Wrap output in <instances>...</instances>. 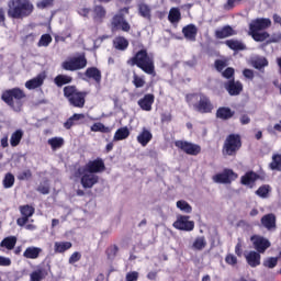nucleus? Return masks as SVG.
Here are the masks:
<instances>
[{"label":"nucleus","instance_id":"1","mask_svg":"<svg viewBox=\"0 0 281 281\" xmlns=\"http://www.w3.org/2000/svg\"><path fill=\"white\" fill-rule=\"evenodd\" d=\"M127 65L130 67H138L144 74H147V76H151V78H155L157 76V71L155 70V58L148 54V50L146 48H143L136 54L127 59Z\"/></svg>","mask_w":281,"mask_h":281},{"label":"nucleus","instance_id":"2","mask_svg":"<svg viewBox=\"0 0 281 281\" xmlns=\"http://www.w3.org/2000/svg\"><path fill=\"white\" fill-rule=\"evenodd\" d=\"M27 98V94L25 91L19 87L4 90L1 94V100L10 106L13 111L16 113L21 112L23 110V104H25V99Z\"/></svg>","mask_w":281,"mask_h":281},{"label":"nucleus","instance_id":"3","mask_svg":"<svg viewBox=\"0 0 281 281\" xmlns=\"http://www.w3.org/2000/svg\"><path fill=\"white\" fill-rule=\"evenodd\" d=\"M271 27V19L269 18H257L251 20L249 24L248 35L255 40L256 43H265L269 36V32L265 30H269ZM263 31V32H262Z\"/></svg>","mask_w":281,"mask_h":281},{"label":"nucleus","instance_id":"4","mask_svg":"<svg viewBox=\"0 0 281 281\" xmlns=\"http://www.w3.org/2000/svg\"><path fill=\"white\" fill-rule=\"evenodd\" d=\"M34 12L30 0H9L7 14L9 19H27Z\"/></svg>","mask_w":281,"mask_h":281},{"label":"nucleus","instance_id":"5","mask_svg":"<svg viewBox=\"0 0 281 281\" xmlns=\"http://www.w3.org/2000/svg\"><path fill=\"white\" fill-rule=\"evenodd\" d=\"M63 93L70 106H74L75 109H85L89 92L80 91L76 86H66L63 89Z\"/></svg>","mask_w":281,"mask_h":281},{"label":"nucleus","instance_id":"6","mask_svg":"<svg viewBox=\"0 0 281 281\" xmlns=\"http://www.w3.org/2000/svg\"><path fill=\"white\" fill-rule=\"evenodd\" d=\"M196 99L198 102L193 104V109L198 111V113L206 114L212 113L214 111V104L207 94L200 92V93H189L186 95L187 104H192V101Z\"/></svg>","mask_w":281,"mask_h":281},{"label":"nucleus","instance_id":"7","mask_svg":"<svg viewBox=\"0 0 281 281\" xmlns=\"http://www.w3.org/2000/svg\"><path fill=\"white\" fill-rule=\"evenodd\" d=\"M240 148H243V138L240 137V134H229L224 140L222 154L224 157H236Z\"/></svg>","mask_w":281,"mask_h":281},{"label":"nucleus","instance_id":"8","mask_svg":"<svg viewBox=\"0 0 281 281\" xmlns=\"http://www.w3.org/2000/svg\"><path fill=\"white\" fill-rule=\"evenodd\" d=\"M128 10L127 7H124L112 16L110 22L111 32H131V24L126 20V15H124V13L128 14Z\"/></svg>","mask_w":281,"mask_h":281},{"label":"nucleus","instance_id":"9","mask_svg":"<svg viewBox=\"0 0 281 281\" xmlns=\"http://www.w3.org/2000/svg\"><path fill=\"white\" fill-rule=\"evenodd\" d=\"M87 67V56L82 53L79 56L70 57L61 63L64 71H80Z\"/></svg>","mask_w":281,"mask_h":281},{"label":"nucleus","instance_id":"10","mask_svg":"<svg viewBox=\"0 0 281 281\" xmlns=\"http://www.w3.org/2000/svg\"><path fill=\"white\" fill-rule=\"evenodd\" d=\"M212 179L214 183L229 184L232 181H236V179H238V173L233 169L225 168L222 172L214 175Z\"/></svg>","mask_w":281,"mask_h":281},{"label":"nucleus","instance_id":"11","mask_svg":"<svg viewBox=\"0 0 281 281\" xmlns=\"http://www.w3.org/2000/svg\"><path fill=\"white\" fill-rule=\"evenodd\" d=\"M175 146L176 148L182 150V153H186V155H191L193 157H196V155H201V147L198 144L187 140H176Z\"/></svg>","mask_w":281,"mask_h":281},{"label":"nucleus","instance_id":"12","mask_svg":"<svg viewBox=\"0 0 281 281\" xmlns=\"http://www.w3.org/2000/svg\"><path fill=\"white\" fill-rule=\"evenodd\" d=\"M105 170L106 166L104 165V160L102 158H97L94 160H89L88 164L83 167L82 172L98 175L100 172H104Z\"/></svg>","mask_w":281,"mask_h":281},{"label":"nucleus","instance_id":"13","mask_svg":"<svg viewBox=\"0 0 281 281\" xmlns=\"http://www.w3.org/2000/svg\"><path fill=\"white\" fill-rule=\"evenodd\" d=\"M173 227L180 232H192L194 229V221H190L188 215H178L177 221L173 222Z\"/></svg>","mask_w":281,"mask_h":281},{"label":"nucleus","instance_id":"14","mask_svg":"<svg viewBox=\"0 0 281 281\" xmlns=\"http://www.w3.org/2000/svg\"><path fill=\"white\" fill-rule=\"evenodd\" d=\"M34 212H36V209H34V206H32L30 204L20 206V213H21L22 217H19L16 220V225H19V227H25V225H27L30 218H32V216H34Z\"/></svg>","mask_w":281,"mask_h":281},{"label":"nucleus","instance_id":"15","mask_svg":"<svg viewBox=\"0 0 281 281\" xmlns=\"http://www.w3.org/2000/svg\"><path fill=\"white\" fill-rule=\"evenodd\" d=\"M250 241L258 254H265L271 247V241L260 235H252Z\"/></svg>","mask_w":281,"mask_h":281},{"label":"nucleus","instance_id":"16","mask_svg":"<svg viewBox=\"0 0 281 281\" xmlns=\"http://www.w3.org/2000/svg\"><path fill=\"white\" fill-rule=\"evenodd\" d=\"M77 172L81 176L80 183L85 190H91L100 181V177L95 173L87 172L82 175V169H78Z\"/></svg>","mask_w":281,"mask_h":281},{"label":"nucleus","instance_id":"17","mask_svg":"<svg viewBox=\"0 0 281 281\" xmlns=\"http://www.w3.org/2000/svg\"><path fill=\"white\" fill-rule=\"evenodd\" d=\"M224 88L231 95H240L243 93V82L236 81L234 78L226 81Z\"/></svg>","mask_w":281,"mask_h":281},{"label":"nucleus","instance_id":"18","mask_svg":"<svg viewBox=\"0 0 281 281\" xmlns=\"http://www.w3.org/2000/svg\"><path fill=\"white\" fill-rule=\"evenodd\" d=\"M49 271H52V266L47 265V267H38L36 270L30 273V281H43L45 278L49 276Z\"/></svg>","mask_w":281,"mask_h":281},{"label":"nucleus","instance_id":"19","mask_svg":"<svg viewBox=\"0 0 281 281\" xmlns=\"http://www.w3.org/2000/svg\"><path fill=\"white\" fill-rule=\"evenodd\" d=\"M137 104L142 111H153V104H155V94H145L137 101Z\"/></svg>","mask_w":281,"mask_h":281},{"label":"nucleus","instance_id":"20","mask_svg":"<svg viewBox=\"0 0 281 281\" xmlns=\"http://www.w3.org/2000/svg\"><path fill=\"white\" fill-rule=\"evenodd\" d=\"M260 179V175L256 173V171H248L240 178L241 186H247L248 188H254L256 181Z\"/></svg>","mask_w":281,"mask_h":281},{"label":"nucleus","instance_id":"21","mask_svg":"<svg viewBox=\"0 0 281 281\" xmlns=\"http://www.w3.org/2000/svg\"><path fill=\"white\" fill-rule=\"evenodd\" d=\"M261 225L268 229V232H276L277 225H276V214L268 213L261 217Z\"/></svg>","mask_w":281,"mask_h":281},{"label":"nucleus","instance_id":"22","mask_svg":"<svg viewBox=\"0 0 281 281\" xmlns=\"http://www.w3.org/2000/svg\"><path fill=\"white\" fill-rule=\"evenodd\" d=\"M182 34L187 41L194 43L196 41V34H199V29L194 24H189L182 29Z\"/></svg>","mask_w":281,"mask_h":281},{"label":"nucleus","instance_id":"23","mask_svg":"<svg viewBox=\"0 0 281 281\" xmlns=\"http://www.w3.org/2000/svg\"><path fill=\"white\" fill-rule=\"evenodd\" d=\"M86 78L89 80H94L97 85H101L102 82V71L98 69V67H89L85 71Z\"/></svg>","mask_w":281,"mask_h":281},{"label":"nucleus","instance_id":"24","mask_svg":"<svg viewBox=\"0 0 281 281\" xmlns=\"http://www.w3.org/2000/svg\"><path fill=\"white\" fill-rule=\"evenodd\" d=\"M136 139L140 146L146 147L153 140V133L150 130L143 127Z\"/></svg>","mask_w":281,"mask_h":281},{"label":"nucleus","instance_id":"25","mask_svg":"<svg viewBox=\"0 0 281 281\" xmlns=\"http://www.w3.org/2000/svg\"><path fill=\"white\" fill-rule=\"evenodd\" d=\"M92 19L98 23H102L106 19V9L102 4H95L92 9Z\"/></svg>","mask_w":281,"mask_h":281},{"label":"nucleus","instance_id":"26","mask_svg":"<svg viewBox=\"0 0 281 281\" xmlns=\"http://www.w3.org/2000/svg\"><path fill=\"white\" fill-rule=\"evenodd\" d=\"M215 115H216L217 120L227 121V120H232V117H234V115H236V112L233 111L228 106H220L216 110V114Z\"/></svg>","mask_w":281,"mask_h":281},{"label":"nucleus","instance_id":"27","mask_svg":"<svg viewBox=\"0 0 281 281\" xmlns=\"http://www.w3.org/2000/svg\"><path fill=\"white\" fill-rule=\"evenodd\" d=\"M245 258L249 267H252V268L260 267V259H261L260 252L256 250H251L245 256Z\"/></svg>","mask_w":281,"mask_h":281},{"label":"nucleus","instance_id":"28","mask_svg":"<svg viewBox=\"0 0 281 281\" xmlns=\"http://www.w3.org/2000/svg\"><path fill=\"white\" fill-rule=\"evenodd\" d=\"M229 36H236V31L231 25H225L215 31V38L223 40L229 38Z\"/></svg>","mask_w":281,"mask_h":281},{"label":"nucleus","instance_id":"29","mask_svg":"<svg viewBox=\"0 0 281 281\" xmlns=\"http://www.w3.org/2000/svg\"><path fill=\"white\" fill-rule=\"evenodd\" d=\"M45 82V77L43 75H37L33 79H30L25 82V87L32 91L34 89H38V87H43V83Z\"/></svg>","mask_w":281,"mask_h":281},{"label":"nucleus","instance_id":"30","mask_svg":"<svg viewBox=\"0 0 281 281\" xmlns=\"http://www.w3.org/2000/svg\"><path fill=\"white\" fill-rule=\"evenodd\" d=\"M225 45H227L233 52H245V49H247V45L239 40H226Z\"/></svg>","mask_w":281,"mask_h":281},{"label":"nucleus","instance_id":"31","mask_svg":"<svg viewBox=\"0 0 281 281\" xmlns=\"http://www.w3.org/2000/svg\"><path fill=\"white\" fill-rule=\"evenodd\" d=\"M80 120H85V114L75 113L72 116H70L65 123L64 128L67 131L71 130L72 126H78L80 124Z\"/></svg>","mask_w":281,"mask_h":281},{"label":"nucleus","instance_id":"32","mask_svg":"<svg viewBox=\"0 0 281 281\" xmlns=\"http://www.w3.org/2000/svg\"><path fill=\"white\" fill-rule=\"evenodd\" d=\"M42 252H43L42 248L30 246L23 252V257L27 258L29 260H36V258H38V256H41Z\"/></svg>","mask_w":281,"mask_h":281},{"label":"nucleus","instance_id":"33","mask_svg":"<svg viewBox=\"0 0 281 281\" xmlns=\"http://www.w3.org/2000/svg\"><path fill=\"white\" fill-rule=\"evenodd\" d=\"M131 136V130L127 126L121 127L116 130L113 136V142H122L124 139H128Z\"/></svg>","mask_w":281,"mask_h":281},{"label":"nucleus","instance_id":"34","mask_svg":"<svg viewBox=\"0 0 281 281\" xmlns=\"http://www.w3.org/2000/svg\"><path fill=\"white\" fill-rule=\"evenodd\" d=\"M71 82H74V77L69 75H57L54 78V85L58 88L65 87V85H71Z\"/></svg>","mask_w":281,"mask_h":281},{"label":"nucleus","instance_id":"35","mask_svg":"<svg viewBox=\"0 0 281 281\" xmlns=\"http://www.w3.org/2000/svg\"><path fill=\"white\" fill-rule=\"evenodd\" d=\"M251 65L255 69L262 71L265 67H269V60L267 59V57L258 56L251 60Z\"/></svg>","mask_w":281,"mask_h":281},{"label":"nucleus","instance_id":"36","mask_svg":"<svg viewBox=\"0 0 281 281\" xmlns=\"http://www.w3.org/2000/svg\"><path fill=\"white\" fill-rule=\"evenodd\" d=\"M74 247L71 241H56L54 245L55 254H65V251H69Z\"/></svg>","mask_w":281,"mask_h":281},{"label":"nucleus","instance_id":"37","mask_svg":"<svg viewBox=\"0 0 281 281\" xmlns=\"http://www.w3.org/2000/svg\"><path fill=\"white\" fill-rule=\"evenodd\" d=\"M132 85L135 87V89H142L146 87V76L133 72Z\"/></svg>","mask_w":281,"mask_h":281},{"label":"nucleus","instance_id":"38","mask_svg":"<svg viewBox=\"0 0 281 281\" xmlns=\"http://www.w3.org/2000/svg\"><path fill=\"white\" fill-rule=\"evenodd\" d=\"M113 45L115 49H119L120 52H124L128 49V40L124 36L115 37Z\"/></svg>","mask_w":281,"mask_h":281},{"label":"nucleus","instance_id":"39","mask_svg":"<svg viewBox=\"0 0 281 281\" xmlns=\"http://www.w3.org/2000/svg\"><path fill=\"white\" fill-rule=\"evenodd\" d=\"M205 247H207V241L205 240L204 236L196 237L192 244V249L195 251H203Z\"/></svg>","mask_w":281,"mask_h":281},{"label":"nucleus","instance_id":"40","mask_svg":"<svg viewBox=\"0 0 281 281\" xmlns=\"http://www.w3.org/2000/svg\"><path fill=\"white\" fill-rule=\"evenodd\" d=\"M21 139H23V130H16L15 132H13L10 138V144L12 148H16V146L21 144Z\"/></svg>","mask_w":281,"mask_h":281},{"label":"nucleus","instance_id":"41","mask_svg":"<svg viewBox=\"0 0 281 281\" xmlns=\"http://www.w3.org/2000/svg\"><path fill=\"white\" fill-rule=\"evenodd\" d=\"M255 194L257 196H259L260 199H269V194H271V186L269 184H262L261 187H259L257 189V191L255 192Z\"/></svg>","mask_w":281,"mask_h":281},{"label":"nucleus","instance_id":"42","mask_svg":"<svg viewBox=\"0 0 281 281\" xmlns=\"http://www.w3.org/2000/svg\"><path fill=\"white\" fill-rule=\"evenodd\" d=\"M168 21L170 23H179L181 21V11L179 8H171L168 14Z\"/></svg>","mask_w":281,"mask_h":281},{"label":"nucleus","instance_id":"43","mask_svg":"<svg viewBox=\"0 0 281 281\" xmlns=\"http://www.w3.org/2000/svg\"><path fill=\"white\" fill-rule=\"evenodd\" d=\"M0 247H5V249H9V251H11V249H14V247H16V238L14 236L5 237L0 243Z\"/></svg>","mask_w":281,"mask_h":281},{"label":"nucleus","instance_id":"44","mask_svg":"<svg viewBox=\"0 0 281 281\" xmlns=\"http://www.w3.org/2000/svg\"><path fill=\"white\" fill-rule=\"evenodd\" d=\"M48 144L50 145L52 150H58V148H63V146H65V138L53 137L48 139Z\"/></svg>","mask_w":281,"mask_h":281},{"label":"nucleus","instance_id":"45","mask_svg":"<svg viewBox=\"0 0 281 281\" xmlns=\"http://www.w3.org/2000/svg\"><path fill=\"white\" fill-rule=\"evenodd\" d=\"M270 170H278L281 172V154H273L272 161L269 164Z\"/></svg>","mask_w":281,"mask_h":281},{"label":"nucleus","instance_id":"46","mask_svg":"<svg viewBox=\"0 0 281 281\" xmlns=\"http://www.w3.org/2000/svg\"><path fill=\"white\" fill-rule=\"evenodd\" d=\"M90 131L92 133H111V127L103 125L102 123H94L91 127Z\"/></svg>","mask_w":281,"mask_h":281},{"label":"nucleus","instance_id":"47","mask_svg":"<svg viewBox=\"0 0 281 281\" xmlns=\"http://www.w3.org/2000/svg\"><path fill=\"white\" fill-rule=\"evenodd\" d=\"M120 251V248L117 245H111L105 249V256L108 260H115V256H117V252Z\"/></svg>","mask_w":281,"mask_h":281},{"label":"nucleus","instance_id":"48","mask_svg":"<svg viewBox=\"0 0 281 281\" xmlns=\"http://www.w3.org/2000/svg\"><path fill=\"white\" fill-rule=\"evenodd\" d=\"M14 181H15L14 175L12 172H8L5 173L2 180V186L8 190L14 186Z\"/></svg>","mask_w":281,"mask_h":281},{"label":"nucleus","instance_id":"49","mask_svg":"<svg viewBox=\"0 0 281 281\" xmlns=\"http://www.w3.org/2000/svg\"><path fill=\"white\" fill-rule=\"evenodd\" d=\"M177 207L178 210H181V212H184L186 214H191L192 212V206L190 203L186 202V200H179L177 202Z\"/></svg>","mask_w":281,"mask_h":281},{"label":"nucleus","instance_id":"50","mask_svg":"<svg viewBox=\"0 0 281 281\" xmlns=\"http://www.w3.org/2000/svg\"><path fill=\"white\" fill-rule=\"evenodd\" d=\"M138 12L143 16V19H150V7H148V4H138Z\"/></svg>","mask_w":281,"mask_h":281},{"label":"nucleus","instance_id":"51","mask_svg":"<svg viewBox=\"0 0 281 281\" xmlns=\"http://www.w3.org/2000/svg\"><path fill=\"white\" fill-rule=\"evenodd\" d=\"M263 267L267 269H276L278 267V257H269L263 260Z\"/></svg>","mask_w":281,"mask_h":281},{"label":"nucleus","instance_id":"52","mask_svg":"<svg viewBox=\"0 0 281 281\" xmlns=\"http://www.w3.org/2000/svg\"><path fill=\"white\" fill-rule=\"evenodd\" d=\"M52 43V35L49 34H43L37 43L38 47H49V44Z\"/></svg>","mask_w":281,"mask_h":281},{"label":"nucleus","instance_id":"53","mask_svg":"<svg viewBox=\"0 0 281 281\" xmlns=\"http://www.w3.org/2000/svg\"><path fill=\"white\" fill-rule=\"evenodd\" d=\"M36 190L41 194H49V180L45 179L43 182L40 183Z\"/></svg>","mask_w":281,"mask_h":281},{"label":"nucleus","instance_id":"54","mask_svg":"<svg viewBox=\"0 0 281 281\" xmlns=\"http://www.w3.org/2000/svg\"><path fill=\"white\" fill-rule=\"evenodd\" d=\"M32 178V170L25 169L24 171H21L18 173V180L19 181H27Z\"/></svg>","mask_w":281,"mask_h":281},{"label":"nucleus","instance_id":"55","mask_svg":"<svg viewBox=\"0 0 281 281\" xmlns=\"http://www.w3.org/2000/svg\"><path fill=\"white\" fill-rule=\"evenodd\" d=\"M214 67H215L216 71H218L221 74V72H223V69H225V67H227V60L216 59L214 61Z\"/></svg>","mask_w":281,"mask_h":281},{"label":"nucleus","instance_id":"56","mask_svg":"<svg viewBox=\"0 0 281 281\" xmlns=\"http://www.w3.org/2000/svg\"><path fill=\"white\" fill-rule=\"evenodd\" d=\"M225 262L231 267H236V265H238V258L232 254H227L225 257Z\"/></svg>","mask_w":281,"mask_h":281},{"label":"nucleus","instance_id":"57","mask_svg":"<svg viewBox=\"0 0 281 281\" xmlns=\"http://www.w3.org/2000/svg\"><path fill=\"white\" fill-rule=\"evenodd\" d=\"M82 255L79 251H75L68 259L69 265H76V262H80Z\"/></svg>","mask_w":281,"mask_h":281},{"label":"nucleus","instance_id":"58","mask_svg":"<svg viewBox=\"0 0 281 281\" xmlns=\"http://www.w3.org/2000/svg\"><path fill=\"white\" fill-rule=\"evenodd\" d=\"M54 7V0H42L37 3V8L41 10H45V8H53Z\"/></svg>","mask_w":281,"mask_h":281},{"label":"nucleus","instance_id":"59","mask_svg":"<svg viewBox=\"0 0 281 281\" xmlns=\"http://www.w3.org/2000/svg\"><path fill=\"white\" fill-rule=\"evenodd\" d=\"M137 280H139V272L137 271L127 272L125 276V281H137Z\"/></svg>","mask_w":281,"mask_h":281},{"label":"nucleus","instance_id":"60","mask_svg":"<svg viewBox=\"0 0 281 281\" xmlns=\"http://www.w3.org/2000/svg\"><path fill=\"white\" fill-rule=\"evenodd\" d=\"M235 70L232 67L226 68L224 71H222L223 78H226L227 80H231V78H234Z\"/></svg>","mask_w":281,"mask_h":281},{"label":"nucleus","instance_id":"61","mask_svg":"<svg viewBox=\"0 0 281 281\" xmlns=\"http://www.w3.org/2000/svg\"><path fill=\"white\" fill-rule=\"evenodd\" d=\"M243 0H227L224 4L225 10H234L236 8V3H240Z\"/></svg>","mask_w":281,"mask_h":281},{"label":"nucleus","instance_id":"62","mask_svg":"<svg viewBox=\"0 0 281 281\" xmlns=\"http://www.w3.org/2000/svg\"><path fill=\"white\" fill-rule=\"evenodd\" d=\"M11 265H12V259L0 256V267H10Z\"/></svg>","mask_w":281,"mask_h":281},{"label":"nucleus","instance_id":"63","mask_svg":"<svg viewBox=\"0 0 281 281\" xmlns=\"http://www.w3.org/2000/svg\"><path fill=\"white\" fill-rule=\"evenodd\" d=\"M243 75L248 80H254V70H251L249 68H246V69L243 70Z\"/></svg>","mask_w":281,"mask_h":281},{"label":"nucleus","instance_id":"64","mask_svg":"<svg viewBox=\"0 0 281 281\" xmlns=\"http://www.w3.org/2000/svg\"><path fill=\"white\" fill-rule=\"evenodd\" d=\"M268 43H281V33L279 34H272L271 38L268 41Z\"/></svg>","mask_w":281,"mask_h":281}]
</instances>
